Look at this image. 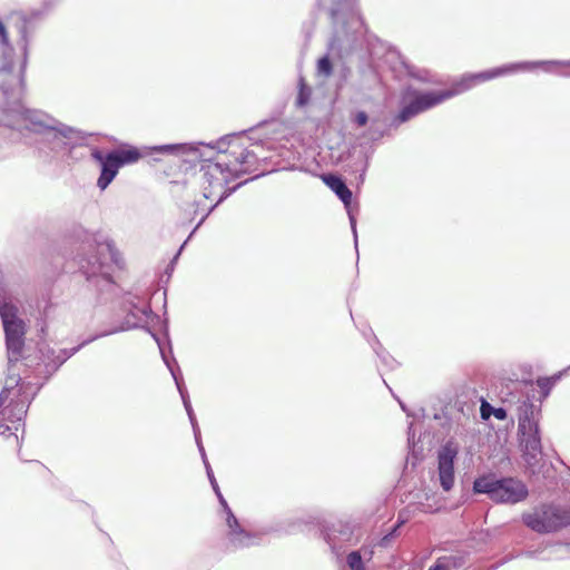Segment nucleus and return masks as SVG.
Here are the masks:
<instances>
[{"mask_svg": "<svg viewBox=\"0 0 570 570\" xmlns=\"http://www.w3.org/2000/svg\"><path fill=\"white\" fill-rule=\"evenodd\" d=\"M214 158L232 174L234 179L255 171L258 164V156L240 137L223 141Z\"/></svg>", "mask_w": 570, "mask_h": 570, "instance_id": "nucleus-1", "label": "nucleus"}, {"mask_svg": "<svg viewBox=\"0 0 570 570\" xmlns=\"http://www.w3.org/2000/svg\"><path fill=\"white\" fill-rule=\"evenodd\" d=\"M473 489L478 493H487L497 503L514 504L524 500L528 495L527 487L515 479L494 480L482 476L474 481Z\"/></svg>", "mask_w": 570, "mask_h": 570, "instance_id": "nucleus-2", "label": "nucleus"}, {"mask_svg": "<svg viewBox=\"0 0 570 570\" xmlns=\"http://www.w3.org/2000/svg\"><path fill=\"white\" fill-rule=\"evenodd\" d=\"M456 95L458 90L451 89L428 92L409 89L403 95L404 106L396 116V119L400 122H405L416 115L424 112Z\"/></svg>", "mask_w": 570, "mask_h": 570, "instance_id": "nucleus-3", "label": "nucleus"}, {"mask_svg": "<svg viewBox=\"0 0 570 570\" xmlns=\"http://www.w3.org/2000/svg\"><path fill=\"white\" fill-rule=\"evenodd\" d=\"M232 180H234L232 174L218 164L214 157L202 163L199 169V184L204 198L210 200L215 198L222 199L226 194L227 184Z\"/></svg>", "mask_w": 570, "mask_h": 570, "instance_id": "nucleus-4", "label": "nucleus"}, {"mask_svg": "<svg viewBox=\"0 0 570 570\" xmlns=\"http://www.w3.org/2000/svg\"><path fill=\"white\" fill-rule=\"evenodd\" d=\"M523 521L533 531L547 533L570 524V508L544 505L523 515Z\"/></svg>", "mask_w": 570, "mask_h": 570, "instance_id": "nucleus-5", "label": "nucleus"}, {"mask_svg": "<svg viewBox=\"0 0 570 570\" xmlns=\"http://www.w3.org/2000/svg\"><path fill=\"white\" fill-rule=\"evenodd\" d=\"M92 157L101 163V174L97 185L104 190L116 177L120 167L136 163L141 157V154L136 148H131L109 153L106 157H102L99 151H95Z\"/></svg>", "mask_w": 570, "mask_h": 570, "instance_id": "nucleus-6", "label": "nucleus"}, {"mask_svg": "<svg viewBox=\"0 0 570 570\" xmlns=\"http://www.w3.org/2000/svg\"><path fill=\"white\" fill-rule=\"evenodd\" d=\"M530 66L531 65L528 62H515L495 67L489 70H484L482 72L472 73L462 78L451 88V90H458L459 95L465 90H469L470 88L478 83L490 81L492 79L503 77L507 75L515 73L518 71L528 70Z\"/></svg>", "mask_w": 570, "mask_h": 570, "instance_id": "nucleus-7", "label": "nucleus"}, {"mask_svg": "<svg viewBox=\"0 0 570 570\" xmlns=\"http://www.w3.org/2000/svg\"><path fill=\"white\" fill-rule=\"evenodd\" d=\"M456 455L458 449L452 443H446L439 452V478L444 491H450L454 484V460Z\"/></svg>", "mask_w": 570, "mask_h": 570, "instance_id": "nucleus-8", "label": "nucleus"}, {"mask_svg": "<svg viewBox=\"0 0 570 570\" xmlns=\"http://www.w3.org/2000/svg\"><path fill=\"white\" fill-rule=\"evenodd\" d=\"M222 503L226 511V523L227 527L229 528V542L235 548H244L250 546L254 538L253 534L246 531L244 528H242L237 518L235 517L230 508L227 505L226 501L222 500Z\"/></svg>", "mask_w": 570, "mask_h": 570, "instance_id": "nucleus-9", "label": "nucleus"}, {"mask_svg": "<svg viewBox=\"0 0 570 570\" xmlns=\"http://www.w3.org/2000/svg\"><path fill=\"white\" fill-rule=\"evenodd\" d=\"M524 460L529 465L537 463L538 455L541 454V440L539 429L537 431H527L523 435Z\"/></svg>", "mask_w": 570, "mask_h": 570, "instance_id": "nucleus-10", "label": "nucleus"}, {"mask_svg": "<svg viewBox=\"0 0 570 570\" xmlns=\"http://www.w3.org/2000/svg\"><path fill=\"white\" fill-rule=\"evenodd\" d=\"M323 183L331 188L337 197L344 203V205L348 206L352 202V191L345 185L341 177L334 174H324L321 176Z\"/></svg>", "mask_w": 570, "mask_h": 570, "instance_id": "nucleus-11", "label": "nucleus"}, {"mask_svg": "<svg viewBox=\"0 0 570 570\" xmlns=\"http://www.w3.org/2000/svg\"><path fill=\"white\" fill-rule=\"evenodd\" d=\"M27 413L26 404L22 401L7 400L1 411V420L10 423H19Z\"/></svg>", "mask_w": 570, "mask_h": 570, "instance_id": "nucleus-12", "label": "nucleus"}, {"mask_svg": "<svg viewBox=\"0 0 570 570\" xmlns=\"http://www.w3.org/2000/svg\"><path fill=\"white\" fill-rule=\"evenodd\" d=\"M519 431L522 435H525L527 431H537L538 423L533 420V405L528 402L519 407Z\"/></svg>", "mask_w": 570, "mask_h": 570, "instance_id": "nucleus-13", "label": "nucleus"}, {"mask_svg": "<svg viewBox=\"0 0 570 570\" xmlns=\"http://www.w3.org/2000/svg\"><path fill=\"white\" fill-rule=\"evenodd\" d=\"M8 346L20 345L24 335V323L19 318L3 324Z\"/></svg>", "mask_w": 570, "mask_h": 570, "instance_id": "nucleus-14", "label": "nucleus"}, {"mask_svg": "<svg viewBox=\"0 0 570 570\" xmlns=\"http://www.w3.org/2000/svg\"><path fill=\"white\" fill-rule=\"evenodd\" d=\"M17 314L18 308L11 303H4L0 306V315L3 324H7V322L19 320Z\"/></svg>", "mask_w": 570, "mask_h": 570, "instance_id": "nucleus-15", "label": "nucleus"}, {"mask_svg": "<svg viewBox=\"0 0 570 570\" xmlns=\"http://www.w3.org/2000/svg\"><path fill=\"white\" fill-rule=\"evenodd\" d=\"M559 375L550 376V377H539L537 380V385L542 391L543 395L547 396L552 389V386L556 384V382L559 380Z\"/></svg>", "mask_w": 570, "mask_h": 570, "instance_id": "nucleus-16", "label": "nucleus"}, {"mask_svg": "<svg viewBox=\"0 0 570 570\" xmlns=\"http://www.w3.org/2000/svg\"><path fill=\"white\" fill-rule=\"evenodd\" d=\"M347 564L351 568V570H365L361 553L358 551H353L348 553Z\"/></svg>", "mask_w": 570, "mask_h": 570, "instance_id": "nucleus-17", "label": "nucleus"}, {"mask_svg": "<svg viewBox=\"0 0 570 570\" xmlns=\"http://www.w3.org/2000/svg\"><path fill=\"white\" fill-rule=\"evenodd\" d=\"M317 70L320 73L328 77L333 71L332 62L327 56L321 58L317 62Z\"/></svg>", "mask_w": 570, "mask_h": 570, "instance_id": "nucleus-18", "label": "nucleus"}, {"mask_svg": "<svg viewBox=\"0 0 570 570\" xmlns=\"http://www.w3.org/2000/svg\"><path fill=\"white\" fill-rule=\"evenodd\" d=\"M308 97H309V92H308L306 86L304 85V82L301 81V88H299V94H298V105L299 106L305 105L308 100Z\"/></svg>", "mask_w": 570, "mask_h": 570, "instance_id": "nucleus-19", "label": "nucleus"}, {"mask_svg": "<svg viewBox=\"0 0 570 570\" xmlns=\"http://www.w3.org/2000/svg\"><path fill=\"white\" fill-rule=\"evenodd\" d=\"M493 409L488 402L483 401L480 407L481 417L483 420H488L491 415H493Z\"/></svg>", "mask_w": 570, "mask_h": 570, "instance_id": "nucleus-20", "label": "nucleus"}, {"mask_svg": "<svg viewBox=\"0 0 570 570\" xmlns=\"http://www.w3.org/2000/svg\"><path fill=\"white\" fill-rule=\"evenodd\" d=\"M368 117L365 111H358L355 115L354 121L358 127H363L367 124Z\"/></svg>", "mask_w": 570, "mask_h": 570, "instance_id": "nucleus-21", "label": "nucleus"}, {"mask_svg": "<svg viewBox=\"0 0 570 570\" xmlns=\"http://www.w3.org/2000/svg\"><path fill=\"white\" fill-rule=\"evenodd\" d=\"M493 415L498 420H505L507 419V411L503 407L493 409Z\"/></svg>", "mask_w": 570, "mask_h": 570, "instance_id": "nucleus-22", "label": "nucleus"}, {"mask_svg": "<svg viewBox=\"0 0 570 570\" xmlns=\"http://www.w3.org/2000/svg\"><path fill=\"white\" fill-rule=\"evenodd\" d=\"M0 41L8 45V35L4 24L0 21Z\"/></svg>", "mask_w": 570, "mask_h": 570, "instance_id": "nucleus-23", "label": "nucleus"}, {"mask_svg": "<svg viewBox=\"0 0 570 570\" xmlns=\"http://www.w3.org/2000/svg\"><path fill=\"white\" fill-rule=\"evenodd\" d=\"M429 570H449V568L439 559L434 566L430 567Z\"/></svg>", "mask_w": 570, "mask_h": 570, "instance_id": "nucleus-24", "label": "nucleus"}, {"mask_svg": "<svg viewBox=\"0 0 570 570\" xmlns=\"http://www.w3.org/2000/svg\"><path fill=\"white\" fill-rule=\"evenodd\" d=\"M399 527H400V524H397V525L393 529V531H392L391 533H389V534H386L385 537H383V538H382V540H381V546H385V544L390 541V539H391V538L393 537V534L396 532V530H397V528H399Z\"/></svg>", "mask_w": 570, "mask_h": 570, "instance_id": "nucleus-25", "label": "nucleus"}]
</instances>
